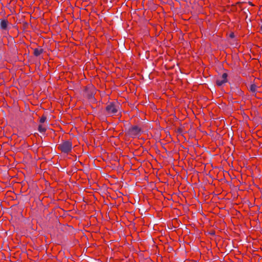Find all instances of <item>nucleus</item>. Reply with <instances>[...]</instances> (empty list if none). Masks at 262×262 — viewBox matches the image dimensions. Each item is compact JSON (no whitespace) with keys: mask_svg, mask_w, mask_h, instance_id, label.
Returning <instances> with one entry per match:
<instances>
[{"mask_svg":"<svg viewBox=\"0 0 262 262\" xmlns=\"http://www.w3.org/2000/svg\"><path fill=\"white\" fill-rule=\"evenodd\" d=\"M58 149L64 154L70 153L72 149V143L69 140L64 141L58 145Z\"/></svg>","mask_w":262,"mask_h":262,"instance_id":"f257e3e1","label":"nucleus"},{"mask_svg":"<svg viewBox=\"0 0 262 262\" xmlns=\"http://www.w3.org/2000/svg\"><path fill=\"white\" fill-rule=\"evenodd\" d=\"M119 105L115 102H110L107 104L105 111L106 114L109 116L115 115L118 111Z\"/></svg>","mask_w":262,"mask_h":262,"instance_id":"f03ea898","label":"nucleus"},{"mask_svg":"<svg viewBox=\"0 0 262 262\" xmlns=\"http://www.w3.org/2000/svg\"><path fill=\"white\" fill-rule=\"evenodd\" d=\"M228 74L227 73H223L222 75L218 76L216 79V84L217 86H221L223 84L227 82Z\"/></svg>","mask_w":262,"mask_h":262,"instance_id":"7ed1b4c3","label":"nucleus"},{"mask_svg":"<svg viewBox=\"0 0 262 262\" xmlns=\"http://www.w3.org/2000/svg\"><path fill=\"white\" fill-rule=\"evenodd\" d=\"M141 132V129L137 126H133L128 130V134L133 137H136L139 136Z\"/></svg>","mask_w":262,"mask_h":262,"instance_id":"20e7f679","label":"nucleus"},{"mask_svg":"<svg viewBox=\"0 0 262 262\" xmlns=\"http://www.w3.org/2000/svg\"><path fill=\"white\" fill-rule=\"evenodd\" d=\"M1 27L3 30H7L8 21L7 19H0Z\"/></svg>","mask_w":262,"mask_h":262,"instance_id":"39448f33","label":"nucleus"},{"mask_svg":"<svg viewBox=\"0 0 262 262\" xmlns=\"http://www.w3.org/2000/svg\"><path fill=\"white\" fill-rule=\"evenodd\" d=\"M43 52V49L41 48H35L34 49V55L38 56Z\"/></svg>","mask_w":262,"mask_h":262,"instance_id":"423d86ee","label":"nucleus"},{"mask_svg":"<svg viewBox=\"0 0 262 262\" xmlns=\"http://www.w3.org/2000/svg\"><path fill=\"white\" fill-rule=\"evenodd\" d=\"M257 90V86L255 84H252L250 86V90L252 93H255Z\"/></svg>","mask_w":262,"mask_h":262,"instance_id":"0eeeda50","label":"nucleus"},{"mask_svg":"<svg viewBox=\"0 0 262 262\" xmlns=\"http://www.w3.org/2000/svg\"><path fill=\"white\" fill-rule=\"evenodd\" d=\"M38 130L40 133H45L46 130V128L42 125H39L38 126Z\"/></svg>","mask_w":262,"mask_h":262,"instance_id":"6e6552de","label":"nucleus"},{"mask_svg":"<svg viewBox=\"0 0 262 262\" xmlns=\"http://www.w3.org/2000/svg\"><path fill=\"white\" fill-rule=\"evenodd\" d=\"M46 120V117L45 116H43L40 119V122L43 123L45 122Z\"/></svg>","mask_w":262,"mask_h":262,"instance_id":"1a4fd4ad","label":"nucleus"},{"mask_svg":"<svg viewBox=\"0 0 262 262\" xmlns=\"http://www.w3.org/2000/svg\"><path fill=\"white\" fill-rule=\"evenodd\" d=\"M230 36L231 37H232H232H234V34H233V33H231V34L230 35Z\"/></svg>","mask_w":262,"mask_h":262,"instance_id":"9d476101","label":"nucleus"},{"mask_svg":"<svg viewBox=\"0 0 262 262\" xmlns=\"http://www.w3.org/2000/svg\"><path fill=\"white\" fill-rule=\"evenodd\" d=\"M260 31L261 32H262V25H261V27H260Z\"/></svg>","mask_w":262,"mask_h":262,"instance_id":"9b49d317","label":"nucleus"}]
</instances>
